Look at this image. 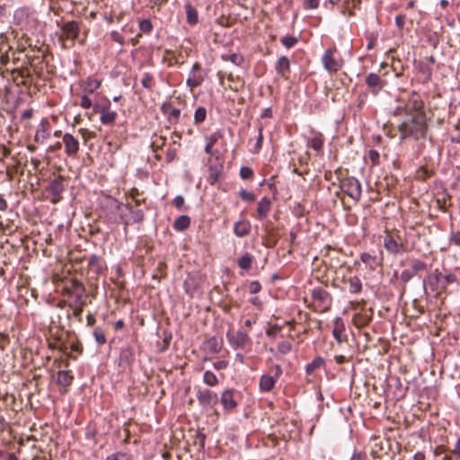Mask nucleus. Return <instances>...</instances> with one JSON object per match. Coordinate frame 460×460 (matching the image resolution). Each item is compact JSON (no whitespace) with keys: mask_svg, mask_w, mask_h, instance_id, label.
Here are the masks:
<instances>
[{"mask_svg":"<svg viewBox=\"0 0 460 460\" xmlns=\"http://www.w3.org/2000/svg\"><path fill=\"white\" fill-rule=\"evenodd\" d=\"M100 207L108 225L123 224L129 212V205L106 195L100 200Z\"/></svg>","mask_w":460,"mask_h":460,"instance_id":"f257e3e1","label":"nucleus"},{"mask_svg":"<svg viewBox=\"0 0 460 460\" xmlns=\"http://www.w3.org/2000/svg\"><path fill=\"white\" fill-rule=\"evenodd\" d=\"M427 126L425 122L418 117H411L402 121L399 126L400 139L404 140L412 137L416 140L425 137Z\"/></svg>","mask_w":460,"mask_h":460,"instance_id":"f03ea898","label":"nucleus"},{"mask_svg":"<svg viewBox=\"0 0 460 460\" xmlns=\"http://www.w3.org/2000/svg\"><path fill=\"white\" fill-rule=\"evenodd\" d=\"M341 190L350 199L358 201L361 198L362 187L360 181L353 177H347L340 181Z\"/></svg>","mask_w":460,"mask_h":460,"instance_id":"7ed1b4c3","label":"nucleus"},{"mask_svg":"<svg viewBox=\"0 0 460 460\" xmlns=\"http://www.w3.org/2000/svg\"><path fill=\"white\" fill-rule=\"evenodd\" d=\"M196 398L201 408L205 410L213 409L218 402L217 394L212 390L196 387Z\"/></svg>","mask_w":460,"mask_h":460,"instance_id":"20e7f679","label":"nucleus"},{"mask_svg":"<svg viewBox=\"0 0 460 460\" xmlns=\"http://www.w3.org/2000/svg\"><path fill=\"white\" fill-rule=\"evenodd\" d=\"M226 339L230 347L234 350L243 349L251 342V338L248 333L242 330L227 332Z\"/></svg>","mask_w":460,"mask_h":460,"instance_id":"39448f33","label":"nucleus"},{"mask_svg":"<svg viewBox=\"0 0 460 460\" xmlns=\"http://www.w3.org/2000/svg\"><path fill=\"white\" fill-rule=\"evenodd\" d=\"M365 83L372 95L376 96L386 85V82L376 73H369L365 78Z\"/></svg>","mask_w":460,"mask_h":460,"instance_id":"423d86ee","label":"nucleus"},{"mask_svg":"<svg viewBox=\"0 0 460 460\" xmlns=\"http://www.w3.org/2000/svg\"><path fill=\"white\" fill-rule=\"evenodd\" d=\"M205 76L206 73L202 69L200 64L195 63L192 66L186 84L192 90L203 83Z\"/></svg>","mask_w":460,"mask_h":460,"instance_id":"0eeeda50","label":"nucleus"},{"mask_svg":"<svg viewBox=\"0 0 460 460\" xmlns=\"http://www.w3.org/2000/svg\"><path fill=\"white\" fill-rule=\"evenodd\" d=\"M65 190L63 178L59 176L49 181L47 188L48 193L51 196V202L58 203L61 199V195Z\"/></svg>","mask_w":460,"mask_h":460,"instance_id":"6e6552de","label":"nucleus"},{"mask_svg":"<svg viewBox=\"0 0 460 460\" xmlns=\"http://www.w3.org/2000/svg\"><path fill=\"white\" fill-rule=\"evenodd\" d=\"M334 51L335 49H328L322 57L323 66L329 73H335L341 67V65L333 57Z\"/></svg>","mask_w":460,"mask_h":460,"instance_id":"1a4fd4ad","label":"nucleus"},{"mask_svg":"<svg viewBox=\"0 0 460 460\" xmlns=\"http://www.w3.org/2000/svg\"><path fill=\"white\" fill-rule=\"evenodd\" d=\"M88 269L89 271L94 275L95 278L103 274L105 270V267L103 265V261L101 256L97 254H92L88 260Z\"/></svg>","mask_w":460,"mask_h":460,"instance_id":"9d476101","label":"nucleus"},{"mask_svg":"<svg viewBox=\"0 0 460 460\" xmlns=\"http://www.w3.org/2000/svg\"><path fill=\"white\" fill-rule=\"evenodd\" d=\"M220 402L226 411H231L234 410L237 407V402L234 399V390L226 389L221 394Z\"/></svg>","mask_w":460,"mask_h":460,"instance_id":"9b49d317","label":"nucleus"},{"mask_svg":"<svg viewBox=\"0 0 460 460\" xmlns=\"http://www.w3.org/2000/svg\"><path fill=\"white\" fill-rule=\"evenodd\" d=\"M63 143L66 147V153L69 156H75L79 151V142L71 134L65 133L63 135Z\"/></svg>","mask_w":460,"mask_h":460,"instance_id":"f8f14e48","label":"nucleus"},{"mask_svg":"<svg viewBox=\"0 0 460 460\" xmlns=\"http://www.w3.org/2000/svg\"><path fill=\"white\" fill-rule=\"evenodd\" d=\"M384 246L385 250L392 254H400L404 252L402 242L395 240L392 235L387 234L384 239Z\"/></svg>","mask_w":460,"mask_h":460,"instance_id":"ddd939ff","label":"nucleus"},{"mask_svg":"<svg viewBox=\"0 0 460 460\" xmlns=\"http://www.w3.org/2000/svg\"><path fill=\"white\" fill-rule=\"evenodd\" d=\"M427 282L432 291L441 290L442 273L436 269L432 274L428 276ZM423 288L426 289V280H423Z\"/></svg>","mask_w":460,"mask_h":460,"instance_id":"4468645a","label":"nucleus"},{"mask_svg":"<svg viewBox=\"0 0 460 460\" xmlns=\"http://www.w3.org/2000/svg\"><path fill=\"white\" fill-rule=\"evenodd\" d=\"M50 125L47 119H42L34 136V140L37 143H43L49 137Z\"/></svg>","mask_w":460,"mask_h":460,"instance_id":"2eb2a0df","label":"nucleus"},{"mask_svg":"<svg viewBox=\"0 0 460 460\" xmlns=\"http://www.w3.org/2000/svg\"><path fill=\"white\" fill-rule=\"evenodd\" d=\"M129 217L128 215L126 217V220L124 221V226L127 227L128 226L133 225V224H138L143 222L145 218V214L142 209H133L132 206L129 205Z\"/></svg>","mask_w":460,"mask_h":460,"instance_id":"dca6fc26","label":"nucleus"},{"mask_svg":"<svg viewBox=\"0 0 460 460\" xmlns=\"http://www.w3.org/2000/svg\"><path fill=\"white\" fill-rule=\"evenodd\" d=\"M61 31L67 38L75 40L79 36L80 27L75 21H69L63 24Z\"/></svg>","mask_w":460,"mask_h":460,"instance_id":"f3484780","label":"nucleus"},{"mask_svg":"<svg viewBox=\"0 0 460 460\" xmlns=\"http://www.w3.org/2000/svg\"><path fill=\"white\" fill-rule=\"evenodd\" d=\"M101 84V80L93 76H89L85 80L82 81L80 86L83 89L84 93L92 94L100 88Z\"/></svg>","mask_w":460,"mask_h":460,"instance_id":"a211bd4d","label":"nucleus"},{"mask_svg":"<svg viewBox=\"0 0 460 460\" xmlns=\"http://www.w3.org/2000/svg\"><path fill=\"white\" fill-rule=\"evenodd\" d=\"M276 383V377H273L269 374H263L259 380L260 391L263 393H269L274 388Z\"/></svg>","mask_w":460,"mask_h":460,"instance_id":"6ab92c4d","label":"nucleus"},{"mask_svg":"<svg viewBox=\"0 0 460 460\" xmlns=\"http://www.w3.org/2000/svg\"><path fill=\"white\" fill-rule=\"evenodd\" d=\"M312 298L318 302L319 305H324L331 300L329 292L321 287L314 288L312 290Z\"/></svg>","mask_w":460,"mask_h":460,"instance_id":"aec40b11","label":"nucleus"},{"mask_svg":"<svg viewBox=\"0 0 460 460\" xmlns=\"http://www.w3.org/2000/svg\"><path fill=\"white\" fill-rule=\"evenodd\" d=\"M275 69L278 75L287 77L290 71L289 59L286 56L280 57L276 63Z\"/></svg>","mask_w":460,"mask_h":460,"instance_id":"412c9836","label":"nucleus"},{"mask_svg":"<svg viewBox=\"0 0 460 460\" xmlns=\"http://www.w3.org/2000/svg\"><path fill=\"white\" fill-rule=\"evenodd\" d=\"M271 201L267 197H263L258 203L257 214L260 220H263L267 217L268 213L270 209Z\"/></svg>","mask_w":460,"mask_h":460,"instance_id":"4be33fe9","label":"nucleus"},{"mask_svg":"<svg viewBox=\"0 0 460 460\" xmlns=\"http://www.w3.org/2000/svg\"><path fill=\"white\" fill-rule=\"evenodd\" d=\"M206 343L209 352L216 354L218 353L223 347V339L213 336L208 339Z\"/></svg>","mask_w":460,"mask_h":460,"instance_id":"5701e85b","label":"nucleus"},{"mask_svg":"<svg viewBox=\"0 0 460 460\" xmlns=\"http://www.w3.org/2000/svg\"><path fill=\"white\" fill-rule=\"evenodd\" d=\"M251 225L248 221H238L234 224V233L238 237H243L249 234Z\"/></svg>","mask_w":460,"mask_h":460,"instance_id":"b1692460","label":"nucleus"},{"mask_svg":"<svg viewBox=\"0 0 460 460\" xmlns=\"http://www.w3.org/2000/svg\"><path fill=\"white\" fill-rule=\"evenodd\" d=\"M333 324L332 336L338 342H341V334L345 331L343 320L341 317H336L333 321Z\"/></svg>","mask_w":460,"mask_h":460,"instance_id":"393cba45","label":"nucleus"},{"mask_svg":"<svg viewBox=\"0 0 460 460\" xmlns=\"http://www.w3.org/2000/svg\"><path fill=\"white\" fill-rule=\"evenodd\" d=\"M190 225V218L187 215H181L173 222V228L178 232L186 230Z\"/></svg>","mask_w":460,"mask_h":460,"instance_id":"a878e982","label":"nucleus"},{"mask_svg":"<svg viewBox=\"0 0 460 460\" xmlns=\"http://www.w3.org/2000/svg\"><path fill=\"white\" fill-rule=\"evenodd\" d=\"M184 7L187 15V22L191 26L196 25L199 22L197 10L190 3H187Z\"/></svg>","mask_w":460,"mask_h":460,"instance_id":"bb28decb","label":"nucleus"},{"mask_svg":"<svg viewBox=\"0 0 460 460\" xmlns=\"http://www.w3.org/2000/svg\"><path fill=\"white\" fill-rule=\"evenodd\" d=\"M325 361L322 357H316L312 362L305 366V373L311 376L315 370L323 367Z\"/></svg>","mask_w":460,"mask_h":460,"instance_id":"cd10ccee","label":"nucleus"},{"mask_svg":"<svg viewBox=\"0 0 460 460\" xmlns=\"http://www.w3.org/2000/svg\"><path fill=\"white\" fill-rule=\"evenodd\" d=\"M73 376L70 375L69 371L60 370L57 373V383L63 386H68L73 382Z\"/></svg>","mask_w":460,"mask_h":460,"instance_id":"c85d7f7f","label":"nucleus"},{"mask_svg":"<svg viewBox=\"0 0 460 460\" xmlns=\"http://www.w3.org/2000/svg\"><path fill=\"white\" fill-rule=\"evenodd\" d=\"M134 360V352L131 348L122 349L119 354V364L129 365Z\"/></svg>","mask_w":460,"mask_h":460,"instance_id":"c756f323","label":"nucleus"},{"mask_svg":"<svg viewBox=\"0 0 460 460\" xmlns=\"http://www.w3.org/2000/svg\"><path fill=\"white\" fill-rule=\"evenodd\" d=\"M117 117H118L117 112L114 111H111L110 108L104 112V114H102L100 117V121L102 125H105V126L112 125L115 122Z\"/></svg>","mask_w":460,"mask_h":460,"instance_id":"7c9ffc66","label":"nucleus"},{"mask_svg":"<svg viewBox=\"0 0 460 460\" xmlns=\"http://www.w3.org/2000/svg\"><path fill=\"white\" fill-rule=\"evenodd\" d=\"M162 111L164 113H167L170 120H178L181 115L180 109L171 108L170 104L164 103L162 106Z\"/></svg>","mask_w":460,"mask_h":460,"instance_id":"2f4dec72","label":"nucleus"},{"mask_svg":"<svg viewBox=\"0 0 460 460\" xmlns=\"http://www.w3.org/2000/svg\"><path fill=\"white\" fill-rule=\"evenodd\" d=\"M253 257L249 253L245 252L237 261L238 266L244 270H248L252 267Z\"/></svg>","mask_w":460,"mask_h":460,"instance_id":"473e14b6","label":"nucleus"},{"mask_svg":"<svg viewBox=\"0 0 460 460\" xmlns=\"http://www.w3.org/2000/svg\"><path fill=\"white\" fill-rule=\"evenodd\" d=\"M323 136L320 132H316L310 140V146L316 152L323 149Z\"/></svg>","mask_w":460,"mask_h":460,"instance_id":"72a5a7b5","label":"nucleus"},{"mask_svg":"<svg viewBox=\"0 0 460 460\" xmlns=\"http://www.w3.org/2000/svg\"><path fill=\"white\" fill-rule=\"evenodd\" d=\"M349 291L351 294H358L361 292L362 283L358 277L349 278Z\"/></svg>","mask_w":460,"mask_h":460,"instance_id":"f704fd0d","label":"nucleus"},{"mask_svg":"<svg viewBox=\"0 0 460 460\" xmlns=\"http://www.w3.org/2000/svg\"><path fill=\"white\" fill-rule=\"evenodd\" d=\"M105 460H134V458L131 454L117 451L109 455Z\"/></svg>","mask_w":460,"mask_h":460,"instance_id":"c9c22d12","label":"nucleus"},{"mask_svg":"<svg viewBox=\"0 0 460 460\" xmlns=\"http://www.w3.org/2000/svg\"><path fill=\"white\" fill-rule=\"evenodd\" d=\"M203 382L208 386H216L218 384V379L212 371L207 370L203 374Z\"/></svg>","mask_w":460,"mask_h":460,"instance_id":"e433bc0d","label":"nucleus"},{"mask_svg":"<svg viewBox=\"0 0 460 460\" xmlns=\"http://www.w3.org/2000/svg\"><path fill=\"white\" fill-rule=\"evenodd\" d=\"M93 337L98 345H104L107 341L105 332L101 327H96L93 330Z\"/></svg>","mask_w":460,"mask_h":460,"instance_id":"4c0bfd02","label":"nucleus"},{"mask_svg":"<svg viewBox=\"0 0 460 460\" xmlns=\"http://www.w3.org/2000/svg\"><path fill=\"white\" fill-rule=\"evenodd\" d=\"M207 118V110L204 107H199L194 112V122L195 124L202 123Z\"/></svg>","mask_w":460,"mask_h":460,"instance_id":"58836bf2","label":"nucleus"},{"mask_svg":"<svg viewBox=\"0 0 460 460\" xmlns=\"http://www.w3.org/2000/svg\"><path fill=\"white\" fill-rule=\"evenodd\" d=\"M360 259L363 263L368 265L371 269H374L376 267V265L377 264L376 257L373 256L367 252L361 253Z\"/></svg>","mask_w":460,"mask_h":460,"instance_id":"ea45409f","label":"nucleus"},{"mask_svg":"<svg viewBox=\"0 0 460 460\" xmlns=\"http://www.w3.org/2000/svg\"><path fill=\"white\" fill-rule=\"evenodd\" d=\"M457 283V277L453 274L449 273L447 275L442 274V285H441V290H445L447 288V285Z\"/></svg>","mask_w":460,"mask_h":460,"instance_id":"a19ab883","label":"nucleus"},{"mask_svg":"<svg viewBox=\"0 0 460 460\" xmlns=\"http://www.w3.org/2000/svg\"><path fill=\"white\" fill-rule=\"evenodd\" d=\"M93 111L95 113H99L101 116L104 114V112L111 108V101L108 98H105V102L103 104H93Z\"/></svg>","mask_w":460,"mask_h":460,"instance_id":"79ce46f5","label":"nucleus"},{"mask_svg":"<svg viewBox=\"0 0 460 460\" xmlns=\"http://www.w3.org/2000/svg\"><path fill=\"white\" fill-rule=\"evenodd\" d=\"M280 42L285 48L291 49L298 42V39L296 37L288 35L281 38Z\"/></svg>","mask_w":460,"mask_h":460,"instance_id":"37998d69","label":"nucleus"},{"mask_svg":"<svg viewBox=\"0 0 460 460\" xmlns=\"http://www.w3.org/2000/svg\"><path fill=\"white\" fill-rule=\"evenodd\" d=\"M141 84L144 88L147 89V90H152L153 88V76L150 73H144L143 74V77L141 79Z\"/></svg>","mask_w":460,"mask_h":460,"instance_id":"c03bdc74","label":"nucleus"},{"mask_svg":"<svg viewBox=\"0 0 460 460\" xmlns=\"http://www.w3.org/2000/svg\"><path fill=\"white\" fill-rule=\"evenodd\" d=\"M139 30L146 33L149 34L153 30V24L149 19H144L139 22Z\"/></svg>","mask_w":460,"mask_h":460,"instance_id":"a18cd8bd","label":"nucleus"},{"mask_svg":"<svg viewBox=\"0 0 460 460\" xmlns=\"http://www.w3.org/2000/svg\"><path fill=\"white\" fill-rule=\"evenodd\" d=\"M239 196L243 200L249 203L253 202L255 200V195L252 192L247 191L244 189H242L239 191Z\"/></svg>","mask_w":460,"mask_h":460,"instance_id":"49530a36","label":"nucleus"},{"mask_svg":"<svg viewBox=\"0 0 460 460\" xmlns=\"http://www.w3.org/2000/svg\"><path fill=\"white\" fill-rule=\"evenodd\" d=\"M291 343L288 341H281L278 345V351L282 355L288 354L291 350Z\"/></svg>","mask_w":460,"mask_h":460,"instance_id":"de8ad7c7","label":"nucleus"},{"mask_svg":"<svg viewBox=\"0 0 460 460\" xmlns=\"http://www.w3.org/2000/svg\"><path fill=\"white\" fill-rule=\"evenodd\" d=\"M80 106L83 109H84V110H87V109H90L91 107H93V102L90 99L88 93H84V94H82L81 102H80Z\"/></svg>","mask_w":460,"mask_h":460,"instance_id":"09e8293b","label":"nucleus"},{"mask_svg":"<svg viewBox=\"0 0 460 460\" xmlns=\"http://www.w3.org/2000/svg\"><path fill=\"white\" fill-rule=\"evenodd\" d=\"M426 267L427 266L423 261L420 260H415L412 263L411 271L415 275L419 271L425 270Z\"/></svg>","mask_w":460,"mask_h":460,"instance_id":"8fccbe9b","label":"nucleus"},{"mask_svg":"<svg viewBox=\"0 0 460 460\" xmlns=\"http://www.w3.org/2000/svg\"><path fill=\"white\" fill-rule=\"evenodd\" d=\"M240 177L243 180L251 179L253 175V171L252 168L247 166H243L240 169Z\"/></svg>","mask_w":460,"mask_h":460,"instance_id":"3c124183","label":"nucleus"},{"mask_svg":"<svg viewBox=\"0 0 460 460\" xmlns=\"http://www.w3.org/2000/svg\"><path fill=\"white\" fill-rule=\"evenodd\" d=\"M111 38L113 41L118 42L121 46H123L125 44L123 36L117 31H112L111 32Z\"/></svg>","mask_w":460,"mask_h":460,"instance_id":"603ef678","label":"nucleus"},{"mask_svg":"<svg viewBox=\"0 0 460 460\" xmlns=\"http://www.w3.org/2000/svg\"><path fill=\"white\" fill-rule=\"evenodd\" d=\"M414 274L410 270H404L402 271L400 279L403 283L409 282L412 278Z\"/></svg>","mask_w":460,"mask_h":460,"instance_id":"864d4df0","label":"nucleus"},{"mask_svg":"<svg viewBox=\"0 0 460 460\" xmlns=\"http://www.w3.org/2000/svg\"><path fill=\"white\" fill-rule=\"evenodd\" d=\"M261 285L260 284L259 281L254 280L250 283L249 292L251 294H257L261 291Z\"/></svg>","mask_w":460,"mask_h":460,"instance_id":"5fc2aeb1","label":"nucleus"},{"mask_svg":"<svg viewBox=\"0 0 460 460\" xmlns=\"http://www.w3.org/2000/svg\"><path fill=\"white\" fill-rule=\"evenodd\" d=\"M368 157L374 165L378 164L379 158H380V155H379L378 151H376L375 149H371L368 153Z\"/></svg>","mask_w":460,"mask_h":460,"instance_id":"6e6d98bb","label":"nucleus"},{"mask_svg":"<svg viewBox=\"0 0 460 460\" xmlns=\"http://www.w3.org/2000/svg\"><path fill=\"white\" fill-rule=\"evenodd\" d=\"M219 137H220V134L218 132H217L212 135L207 136L205 137V139H206L208 145L214 146Z\"/></svg>","mask_w":460,"mask_h":460,"instance_id":"4d7b16f0","label":"nucleus"},{"mask_svg":"<svg viewBox=\"0 0 460 460\" xmlns=\"http://www.w3.org/2000/svg\"><path fill=\"white\" fill-rule=\"evenodd\" d=\"M229 59L233 64H234L236 66H241L242 63L243 62V56H241L237 53L231 54Z\"/></svg>","mask_w":460,"mask_h":460,"instance_id":"13d9d810","label":"nucleus"},{"mask_svg":"<svg viewBox=\"0 0 460 460\" xmlns=\"http://www.w3.org/2000/svg\"><path fill=\"white\" fill-rule=\"evenodd\" d=\"M319 6V0H305L304 1V8L305 9H316Z\"/></svg>","mask_w":460,"mask_h":460,"instance_id":"bf43d9fd","label":"nucleus"},{"mask_svg":"<svg viewBox=\"0 0 460 460\" xmlns=\"http://www.w3.org/2000/svg\"><path fill=\"white\" fill-rule=\"evenodd\" d=\"M449 240L451 243L460 246V231L452 232Z\"/></svg>","mask_w":460,"mask_h":460,"instance_id":"052dcab7","label":"nucleus"},{"mask_svg":"<svg viewBox=\"0 0 460 460\" xmlns=\"http://www.w3.org/2000/svg\"><path fill=\"white\" fill-rule=\"evenodd\" d=\"M173 205L177 209L181 210L184 205V198L181 195H178L173 199Z\"/></svg>","mask_w":460,"mask_h":460,"instance_id":"680f3d73","label":"nucleus"},{"mask_svg":"<svg viewBox=\"0 0 460 460\" xmlns=\"http://www.w3.org/2000/svg\"><path fill=\"white\" fill-rule=\"evenodd\" d=\"M428 42L433 47L437 48V46L439 43V39L437 35V33H433L428 37Z\"/></svg>","mask_w":460,"mask_h":460,"instance_id":"e2e57ef3","label":"nucleus"},{"mask_svg":"<svg viewBox=\"0 0 460 460\" xmlns=\"http://www.w3.org/2000/svg\"><path fill=\"white\" fill-rule=\"evenodd\" d=\"M262 140H263L262 128L260 127L259 128V136L257 137L256 144H255V150L256 151H258V150H260L261 148Z\"/></svg>","mask_w":460,"mask_h":460,"instance_id":"0e129e2a","label":"nucleus"},{"mask_svg":"<svg viewBox=\"0 0 460 460\" xmlns=\"http://www.w3.org/2000/svg\"><path fill=\"white\" fill-rule=\"evenodd\" d=\"M176 157V150L172 148H169L166 152V161L172 162Z\"/></svg>","mask_w":460,"mask_h":460,"instance_id":"69168bd1","label":"nucleus"},{"mask_svg":"<svg viewBox=\"0 0 460 460\" xmlns=\"http://www.w3.org/2000/svg\"><path fill=\"white\" fill-rule=\"evenodd\" d=\"M272 370H274V375L272 376L276 377V380L278 381V379L282 375V368L279 365H274L272 367Z\"/></svg>","mask_w":460,"mask_h":460,"instance_id":"338daca9","label":"nucleus"},{"mask_svg":"<svg viewBox=\"0 0 460 460\" xmlns=\"http://www.w3.org/2000/svg\"><path fill=\"white\" fill-rule=\"evenodd\" d=\"M71 349L76 353L82 354L83 353V346L79 342L72 343L70 346Z\"/></svg>","mask_w":460,"mask_h":460,"instance_id":"774afa93","label":"nucleus"}]
</instances>
